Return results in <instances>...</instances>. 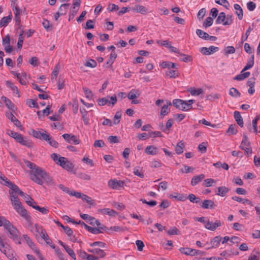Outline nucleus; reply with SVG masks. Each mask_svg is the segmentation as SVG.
Returning <instances> with one entry per match:
<instances>
[{
    "instance_id": "nucleus-1",
    "label": "nucleus",
    "mask_w": 260,
    "mask_h": 260,
    "mask_svg": "<svg viewBox=\"0 0 260 260\" xmlns=\"http://www.w3.org/2000/svg\"><path fill=\"white\" fill-rule=\"evenodd\" d=\"M24 162L26 166L30 169V175L31 179L38 184L42 185L44 183L43 179L44 178L47 172L29 160H25Z\"/></svg>"
},
{
    "instance_id": "nucleus-2",
    "label": "nucleus",
    "mask_w": 260,
    "mask_h": 260,
    "mask_svg": "<svg viewBox=\"0 0 260 260\" xmlns=\"http://www.w3.org/2000/svg\"><path fill=\"white\" fill-rule=\"evenodd\" d=\"M0 226H4L11 235V238L20 244L19 233L17 229L4 217H0Z\"/></svg>"
},
{
    "instance_id": "nucleus-3",
    "label": "nucleus",
    "mask_w": 260,
    "mask_h": 260,
    "mask_svg": "<svg viewBox=\"0 0 260 260\" xmlns=\"http://www.w3.org/2000/svg\"><path fill=\"white\" fill-rule=\"evenodd\" d=\"M51 157L54 161H56L57 165L67 171H72L74 169V166L73 163L69 161L67 158L59 156V155L56 153H53Z\"/></svg>"
},
{
    "instance_id": "nucleus-4",
    "label": "nucleus",
    "mask_w": 260,
    "mask_h": 260,
    "mask_svg": "<svg viewBox=\"0 0 260 260\" xmlns=\"http://www.w3.org/2000/svg\"><path fill=\"white\" fill-rule=\"evenodd\" d=\"M194 100H189L184 101L181 99H174L173 101V105L177 109L183 111H188L192 108V104Z\"/></svg>"
},
{
    "instance_id": "nucleus-5",
    "label": "nucleus",
    "mask_w": 260,
    "mask_h": 260,
    "mask_svg": "<svg viewBox=\"0 0 260 260\" xmlns=\"http://www.w3.org/2000/svg\"><path fill=\"white\" fill-rule=\"evenodd\" d=\"M1 180L4 181L5 184L10 188L9 193L13 192V194H16V193H18L21 196H25V193L22 191L18 186L11 182L5 176L2 175L0 176V181Z\"/></svg>"
},
{
    "instance_id": "nucleus-6",
    "label": "nucleus",
    "mask_w": 260,
    "mask_h": 260,
    "mask_svg": "<svg viewBox=\"0 0 260 260\" xmlns=\"http://www.w3.org/2000/svg\"><path fill=\"white\" fill-rule=\"evenodd\" d=\"M233 22V16L232 15H226L225 13H219L216 20L217 24H222L224 25H229Z\"/></svg>"
},
{
    "instance_id": "nucleus-7",
    "label": "nucleus",
    "mask_w": 260,
    "mask_h": 260,
    "mask_svg": "<svg viewBox=\"0 0 260 260\" xmlns=\"http://www.w3.org/2000/svg\"><path fill=\"white\" fill-rule=\"evenodd\" d=\"M117 102V97L115 94H114L110 98L108 96L99 99L98 100V104L101 106H103L107 105L109 106H114Z\"/></svg>"
},
{
    "instance_id": "nucleus-8",
    "label": "nucleus",
    "mask_w": 260,
    "mask_h": 260,
    "mask_svg": "<svg viewBox=\"0 0 260 260\" xmlns=\"http://www.w3.org/2000/svg\"><path fill=\"white\" fill-rule=\"evenodd\" d=\"M240 147L241 149L245 151L247 155H250L252 154V151L250 146V143L246 136L244 135Z\"/></svg>"
},
{
    "instance_id": "nucleus-9",
    "label": "nucleus",
    "mask_w": 260,
    "mask_h": 260,
    "mask_svg": "<svg viewBox=\"0 0 260 260\" xmlns=\"http://www.w3.org/2000/svg\"><path fill=\"white\" fill-rule=\"evenodd\" d=\"M15 210L21 216H22L27 222L29 225H31V217H30L27 211L22 207V205L18 208H16Z\"/></svg>"
},
{
    "instance_id": "nucleus-10",
    "label": "nucleus",
    "mask_w": 260,
    "mask_h": 260,
    "mask_svg": "<svg viewBox=\"0 0 260 260\" xmlns=\"http://www.w3.org/2000/svg\"><path fill=\"white\" fill-rule=\"evenodd\" d=\"M108 186L113 189L120 190L123 188L124 182L116 179H111L108 182Z\"/></svg>"
},
{
    "instance_id": "nucleus-11",
    "label": "nucleus",
    "mask_w": 260,
    "mask_h": 260,
    "mask_svg": "<svg viewBox=\"0 0 260 260\" xmlns=\"http://www.w3.org/2000/svg\"><path fill=\"white\" fill-rule=\"evenodd\" d=\"M63 139L69 143H74V144L78 145L81 142L79 138L75 135L69 134H64L62 136Z\"/></svg>"
},
{
    "instance_id": "nucleus-12",
    "label": "nucleus",
    "mask_w": 260,
    "mask_h": 260,
    "mask_svg": "<svg viewBox=\"0 0 260 260\" xmlns=\"http://www.w3.org/2000/svg\"><path fill=\"white\" fill-rule=\"evenodd\" d=\"M222 224V223L219 220H216L214 222L208 220L206 225H205V227L209 230L214 231L218 228L221 226Z\"/></svg>"
},
{
    "instance_id": "nucleus-13",
    "label": "nucleus",
    "mask_w": 260,
    "mask_h": 260,
    "mask_svg": "<svg viewBox=\"0 0 260 260\" xmlns=\"http://www.w3.org/2000/svg\"><path fill=\"white\" fill-rule=\"evenodd\" d=\"M219 50V48L214 46H211L209 47H202L200 49V52L204 55H211Z\"/></svg>"
},
{
    "instance_id": "nucleus-14",
    "label": "nucleus",
    "mask_w": 260,
    "mask_h": 260,
    "mask_svg": "<svg viewBox=\"0 0 260 260\" xmlns=\"http://www.w3.org/2000/svg\"><path fill=\"white\" fill-rule=\"evenodd\" d=\"M15 140L20 143L21 144L26 146L28 147H32L33 145L31 141L28 140L26 138L23 137L22 135L20 134H19Z\"/></svg>"
},
{
    "instance_id": "nucleus-15",
    "label": "nucleus",
    "mask_w": 260,
    "mask_h": 260,
    "mask_svg": "<svg viewBox=\"0 0 260 260\" xmlns=\"http://www.w3.org/2000/svg\"><path fill=\"white\" fill-rule=\"evenodd\" d=\"M98 212L102 214L108 215L111 217H115L118 214L116 211L110 208H104L98 210Z\"/></svg>"
},
{
    "instance_id": "nucleus-16",
    "label": "nucleus",
    "mask_w": 260,
    "mask_h": 260,
    "mask_svg": "<svg viewBox=\"0 0 260 260\" xmlns=\"http://www.w3.org/2000/svg\"><path fill=\"white\" fill-rule=\"evenodd\" d=\"M10 260H19L16 257V253L10 246L3 252Z\"/></svg>"
},
{
    "instance_id": "nucleus-17",
    "label": "nucleus",
    "mask_w": 260,
    "mask_h": 260,
    "mask_svg": "<svg viewBox=\"0 0 260 260\" xmlns=\"http://www.w3.org/2000/svg\"><path fill=\"white\" fill-rule=\"evenodd\" d=\"M172 103L170 101H167L166 104L164 105L161 108L160 115L162 117L168 115L170 112V109L169 107L172 105Z\"/></svg>"
},
{
    "instance_id": "nucleus-18",
    "label": "nucleus",
    "mask_w": 260,
    "mask_h": 260,
    "mask_svg": "<svg viewBox=\"0 0 260 260\" xmlns=\"http://www.w3.org/2000/svg\"><path fill=\"white\" fill-rule=\"evenodd\" d=\"M89 252L92 253L94 256L98 257V260L100 258H103L105 256L106 253L103 250L100 248H94L92 249H88Z\"/></svg>"
},
{
    "instance_id": "nucleus-19",
    "label": "nucleus",
    "mask_w": 260,
    "mask_h": 260,
    "mask_svg": "<svg viewBox=\"0 0 260 260\" xmlns=\"http://www.w3.org/2000/svg\"><path fill=\"white\" fill-rule=\"evenodd\" d=\"M10 200L15 209L22 205L16 194H13V192H10Z\"/></svg>"
},
{
    "instance_id": "nucleus-20",
    "label": "nucleus",
    "mask_w": 260,
    "mask_h": 260,
    "mask_svg": "<svg viewBox=\"0 0 260 260\" xmlns=\"http://www.w3.org/2000/svg\"><path fill=\"white\" fill-rule=\"evenodd\" d=\"M179 251L183 254L187 255H195L198 254L196 250L190 248H180Z\"/></svg>"
},
{
    "instance_id": "nucleus-21",
    "label": "nucleus",
    "mask_w": 260,
    "mask_h": 260,
    "mask_svg": "<svg viewBox=\"0 0 260 260\" xmlns=\"http://www.w3.org/2000/svg\"><path fill=\"white\" fill-rule=\"evenodd\" d=\"M44 140L54 148H57L58 146V143L47 133L44 136Z\"/></svg>"
},
{
    "instance_id": "nucleus-22",
    "label": "nucleus",
    "mask_w": 260,
    "mask_h": 260,
    "mask_svg": "<svg viewBox=\"0 0 260 260\" xmlns=\"http://www.w3.org/2000/svg\"><path fill=\"white\" fill-rule=\"evenodd\" d=\"M145 152L148 155H156L158 153V149L157 147L149 145L147 146L145 150Z\"/></svg>"
},
{
    "instance_id": "nucleus-23",
    "label": "nucleus",
    "mask_w": 260,
    "mask_h": 260,
    "mask_svg": "<svg viewBox=\"0 0 260 260\" xmlns=\"http://www.w3.org/2000/svg\"><path fill=\"white\" fill-rule=\"evenodd\" d=\"M132 10L134 12L142 14H146L148 12V10L145 7L140 5H136L135 6L132 8Z\"/></svg>"
},
{
    "instance_id": "nucleus-24",
    "label": "nucleus",
    "mask_w": 260,
    "mask_h": 260,
    "mask_svg": "<svg viewBox=\"0 0 260 260\" xmlns=\"http://www.w3.org/2000/svg\"><path fill=\"white\" fill-rule=\"evenodd\" d=\"M205 178V175L203 174L197 175L192 177L191 180V184L195 186L201 182Z\"/></svg>"
},
{
    "instance_id": "nucleus-25",
    "label": "nucleus",
    "mask_w": 260,
    "mask_h": 260,
    "mask_svg": "<svg viewBox=\"0 0 260 260\" xmlns=\"http://www.w3.org/2000/svg\"><path fill=\"white\" fill-rule=\"evenodd\" d=\"M80 112L82 114V118L85 125H88L89 124V118L88 116V112L84 108H80Z\"/></svg>"
},
{
    "instance_id": "nucleus-26",
    "label": "nucleus",
    "mask_w": 260,
    "mask_h": 260,
    "mask_svg": "<svg viewBox=\"0 0 260 260\" xmlns=\"http://www.w3.org/2000/svg\"><path fill=\"white\" fill-rule=\"evenodd\" d=\"M29 77L25 72L21 73L20 77L18 78L20 83L23 85H26L28 82Z\"/></svg>"
},
{
    "instance_id": "nucleus-27",
    "label": "nucleus",
    "mask_w": 260,
    "mask_h": 260,
    "mask_svg": "<svg viewBox=\"0 0 260 260\" xmlns=\"http://www.w3.org/2000/svg\"><path fill=\"white\" fill-rule=\"evenodd\" d=\"M1 99L2 100L5 102L6 106L8 109H10L12 111H15L16 107L10 100L4 96H2Z\"/></svg>"
},
{
    "instance_id": "nucleus-28",
    "label": "nucleus",
    "mask_w": 260,
    "mask_h": 260,
    "mask_svg": "<svg viewBox=\"0 0 260 260\" xmlns=\"http://www.w3.org/2000/svg\"><path fill=\"white\" fill-rule=\"evenodd\" d=\"M6 85L8 87L11 88V89L13 91V93L17 95L18 98L20 96L19 90L18 87L16 85H15L13 83H12L10 81H7Z\"/></svg>"
},
{
    "instance_id": "nucleus-29",
    "label": "nucleus",
    "mask_w": 260,
    "mask_h": 260,
    "mask_svg": "<svg viewBox=\"0 0 260 260\" xmlns=\"http://www.w3.org/2000/svg\"><path fill=\"white\" fill-rule=\"evenodd\" d=\"M12 19V15L11 13L9 16L2 18L0 20V27H5L7 26L9 22L11 21Z\"/></svg>"
},
{
    "instance_id": "nucleus-30",
    "label": "nucleus",
    "mask_w": 260,
    "mask_h": 260,
    "mask_svg": "<svg viewBox=\"0 0 260 260\" xmlns=\"http://www.w3.org/2000/svg\"><path fill=\"white\" fill-rule=\"evenodd\" d=\"M234 118L237 123L241 127H243L244 122L243 118L241 115L239 111H236L234 113Z\"/></svg>"
},
{
    "instance_id": "nucleus-31",
    "label": "nucleus",
    "mask_w": 260,
    "mask_h": 260,
    "mask_svg": "<svg viewBox=\"0 0 260 260\" xmlns=\"http://www.w3.org/2000/svg\"><path fill=\"white\" fill-rule=\"evenodd\" d=\"M43 181L48 186H54L55 185V181L47 172L45 175L44 178H43Z\"/></svg>"
},
{
    "instance_id": "nucleus-32",
    "label": "nucleus",
    "mask_w": 260,
    "mask_h": 260,
    "mask_svg": "<svg viewBox=\"0 0 260 260\" xmlns=\"http://www.w3.org/2000/svg\"><path fill=\"white\" fill-rule=\"evenodd\" d=\"M171 199H175L178 201H184L187 199V197L183 194L179 193L178 192H174L170 196Z\"/></svg>"
},
{
    "instance_id": "nucleus-33",
    "label": "nucleus",
    "mask_w": 260,
    "mask_h": 260,
    "mask_svg": "<svg viewBox=\"0 0 260 260\" xmlns=\"http://www.w3.org/2000/svg\"><path fill=\"white\" fill-rule=\"evenodd\" d=\"M236 10V14L237 15L239 20H242L243 17V11L241 7L237 4H235L234 6Z\"/></svg>"
},
{
    "instance_id": "nucleus-34",
    "label": "nucleus",
    "mask_w": 260,
    "mask_h": 260,
    "mask_svg": "<svg viewBox=\"0 0 260 260\" xmlns=\"http://www.w3.org/2000/svg\"><path fill=\"white\" fill-rule=\"evenodd\" d=\"M188 91L193 96L199 95L204 93L202 88H196L195 87H190L188 89Z\"/></svg>"
},
{
    "instance_id": "nucleus-35",
    "label": "nucleus",
    "mask_w": 260,
    "mask_h": 260,
    "mask_svg": "<svg viewBox=\"0 0 260 260\" xmlns=\"http://www.w3.org/2000/svg\"><path fill=\"white\" fill-rule=\"evenodd\" d=\"M63 230L64 233L70 237V240L72 241H75V237L73 235V231L68 226H65Z\"/></svg>"
},
{
    "instance_id": "nucleus-36",
    "label": "nucleus",
    "mask_w": 260,
    "mask_h": 260,
    "mask_svg": "<svg viewBox=\"0 0 260 260\" xmlns=\"http://www.w3.org/2000/svg\"><path fill=\"white\" fill-rule=\"evenodd\" d=\"M166 74L171 78H176L179 76L178 71L176 70L168 69Z\"/></svg>"
},
{
    "instance_id": "nucleus-37",
    "label": "nucleus",
    "mask_w": 260,
    "mask_h": 260,
    "mask_svg": "<svg viewBox=\"0 0 260 260\" xmlns=\"http://www.w3.org/2000/svg\"><path fill=\"white\" fill-rule=\"evenodd\" d=\"M214 207V202L210 200H205L203 201L202 207L204 209L213 208Z\"/></svg>"
},
{
    "instance_id": "nucleus-38",
    "label": "nucleus",
    "mask_w": 260,
    "mask_h": 260,
    "mask_svg": "<svg viewBox=\"0 0 260 260\" xmlns=\"http://www.w3.org/2000/svg\"><path fill=\"white\" fill-rule=\"evenodd\" d=\"M140 95L139 91L137 89L131 90L128 94V98L129 100H135L138 98Z\"/></svg>"
},
{
    "instance_id": "nucleus-39",
    "label": "nucleus",
    "mask_w": 260,
    "mask_h": 260,
    "mask_svg": "<svg viewBox=\"0 0 260 260\" xmlns=\"http://www.w3.org/2000/svg\"><path fill=\"white\" fill-rule=\"evenodd\" d=\"M70 6L69 4H63L60 5L58 12L62 16L66 14L68 9Z\"/></svg>"
},
{
    "instance_id": "nucleus-40",
    "label": "nucleus",
    "mask_w": 260,
    "mask_h": 260,
    "mask_svg": "<svg viewBox=\"0 0 260 260\" xmlns=\"http://www.w3.org/2000/svg\"><path fill=\"white\" fill-rule=\"evenodd\" d=\"M250 74V73L249 72H244L243 73L241 72L240 74H239L235 77L234 79L238 81H242L245 78H248Z\"/></svg>"
},
{
    "instance_id": "nucleus-41",
    "label": "nucleus",
    "mask_w": 260,
    "mask_h": 260,
    "mask_svg": "<svg viewBox=\"0 0 260 260\" xmlns=\"http://www.w3.org/2000/svg\"><path fill=\"white\" fill-rule=\"evenodd\" d=\"M254 54H252L251 55V59L248 61L247 63L245 66L244 69L242 70V73L245 72V71L249 70L251 69L254 65Z\"/></svg>"
},
{
    "instance_id": "nucleus-42",
    "label": "nucleus",
    "mask_w": 260,
    "mask_h": 260,
    "mask_svg": "<svg viewBox=\"0 0 260 260\" xmlns=\"http://www.w3.org/2000/svg\"><path fill=\"white\" fill-rule=\"evenodd\" d=\"M229 189L225 186H221L218 188V192L216 194L221 197H224L229 192Z\"/></svg>"
},
{
    "instance_id": "nucleus-43",
    "label": "nucleus",
    "mask_w": 260,
    "mask_h": 260,
    "mask_svg": "<svg viewBox=\"0 0 260 260\" xmlns=\"http://www.w3.org/2000/svg\"><path fill=\"white\" fill-rule=\"evenodd\" d=\"M133 173L135 175L141 178H143L144 177V175L143 172V169L140 167H135V168L134 169Z\"/></svg>"
},
{
    "instance_id": "nucleus-44",
    "label": "nucleus",
    "mask_w": 260,
    "mask_h": 260,
    "mask_svg": "<svg viewBox=\"0 0 260 260\" xmlns=\"http://www.w3.org/2000/svg\"><path fill=\"white\" fill-rule=\"evenodd\" d=\"M260 119V115L258 114L256 116L255 118L252 120V128L253 132L255 134L258 133L257 129V122Z\"/></svg>"
},
{
    "instance_id": "nucleus-45",
    "label": "nucleus",
    "mask_w": 260,
    "mask_h": 260,
    "mask_svg": "<svg viewBox=\"0 0 260 260\" xmlns=\"http://www.w3.org/2000/svg\"><path fill=\"white\" fill-rule=\"evenodd\" d=\"M184 147V143L182 141L178 142L175 148L176 153L178 154L182 153L183 152Z\"/></svg>"
},
{
    "instance_id": "nucleus-46",
    "label": "nucleus",
    "mask_w": 260,
    "mask_h": 260,
    "mask_svg": "<svg viewBox=\"0 0 260 260\" xmlns=\"http://www.w3.org/2000/svg\"><path fill=\"white\" fill-rule=\"evenodd\" d=\"M81 223L84 225L85 227L88 231L90 232L93 234H97L101 233V231L100 229L92 228L91 226H88L83 221H81Z\"/></svg>"
},
{
    "instance_id": "nucleus-47",
    "label": "nucleus",
    "mask_w": 260,
    "mask_h": 260,
    "mask_svg": "<svg viewBox=\"0 0 260 260\" xmlns=\"http://www.w3.org/2000/svg\"><path fill=\"white\" fill-rule=\"evenodd\" d=\"M197 35L201 38L208 40L209 34L201 29H198L196 31Z\"/></svg>"
},
{
    "instance_id": "nucleus-48",
    "label": "nucleus",
    "mask_w": 260,
    "mask_h": 260,
    "mask_svg": "<svg viewBox=\"0 0 260 260\" xmlns=\"http://www.w3.org/2000/svg\"><path fill=\"white\" fill-rule=\"evenodd\" d=\"M216 183V181L211 178L206 179L204 181L203 185L205 187H210Z\"/></svg>"
},
{
    "instance_id": "nucleus-49",
    "label": "nucleus",
    "mask_w": 260,
    "mask_h": 260,
    "mask_svg": "<svg viewBox=\"0 0 260 260\" xmlns=\"http://www.w3.org/2000/svg\"><path fill=\"white\" fill-rule=\"evenodd\" d=\"M236 50L234 47L229 46L225 48L224 49V54L228 56L229 54H233L235 52Z\"/></svg>"
},
{
    "instance_id": "nucleus-50",
    "label": "nucleus",
    "mask_w": 260,
    "mask_h": 260,
    "mask_svg": "<svg viewBox=\"0 0 260 260\" xmlns=\"http://www.w3.org/2000/svg\"><path fill=\"white\" fill-rule=\"evenodd\" d=\"M187 199L189 200V201L193 203H199L201 202V199L200 198L197 197L194 194L190 193L188 195Z\"/></svg>"
},
{
    "instance_id": "nucleus-51",
    "label": "nucleus",
    "mask_w": 260,
    "mask_h": 260,
    "mask_svg": "<svg viewBox=\"0 0 260 260\" xmlns=\"http://www.w3.org/2000/svg\"><path fill=\"white\" fill-rule=\"evenodd\" d=\"M216 4L222 6L225 8L228 9L230 5L227 0H215Z\"/></svg>"
},
{
    "instance_id": "nucleus-52",
    "label": "nucleus",
    "mask_w": 260,
    "mask_h": 260,
    "mask_svg": "<svg viewBox=\"0 0 260 260\" xmlns=\"http://www.w3.org/2000/svg\"><path fill=\"white\" fill-rule=\"evenodd\" d=\"M229 94L233 97H239L241 95L239 91L235 88L232 87L230 89Z\"/></svg>"
},
{
    "instance_id": "nucleus-53",
    "label": "nucleus",
    "mask_w": 260,
    "mask_h": 260,
    "mask_svg": "<svg viewBox=\"0 0 260 260\" xmlns=\"http://www.w3.org/2000/svg\"><path fill=\"white\" fill-rule=\"evenodd\" d=\"M42 24L44 28L47 31L51 30L53 28L52 25L50 24V22L48 20H44L42 22Z\"/></svg>"
},
{
    "instance_id": "nucleus-54",
    "label": "nucleus",
    "mask_w": 260,
    "mask_h": 260,
    "mask_svg": "<svg viewBox=\"0 0 260 260\" xmlns=\"http://www.w3.org/2000/svg\"><path fill=\"white\" fill-rule=\"evenodd\" d=\"M213 20L211 17H207L203 23V26L205 28L211 26L213 24Z\"/></svg>"
},
{
    "instance_id": "nucleus-55",
    "label": "nucleus",
    "mask_w": 260,
    "mask_h": 260,
    "mask_svg": "<svg viewBox=\"0 0 260 260\" xmlns=\"http://www.w3.org/2000/svg\"><path fill=\"white\" fill-rule=\"evenodd\" d=\"M10 245L4 242L3 239L0 237V251L3 252Z\"/></svg>"
},
{
    "instance_id": "nucleus-56",
    "label": "nucleus",
    "mask_w": 260,
    "mask_h": 260,
    "mask_svg": "<svg viewBox=\"0 0 260 260\" xmlns=\"http://www.w3.org/2000/svg\"><path fill=\"white\" fill-rule=\"evenodd\" d=\"M121 112L120 111H117L114 117V124H118L120 121V118L121 117Z\"/></svg>"
},
{
    "instance_id": "nucleus-57",
    "label": "nucleus",
    "mask_w": 260,
    "mask_h": 260,
    "mask_svg": "<svg viewBox=\"0 0 260 260\" xmlns=\"http://www.w3.org/2000/svg\"><path fill=\"white\" fill-rule=\"evenodd\" d=\"M45 134H47V133H43L41 132L32 130V135L36 138L44 139V136Z\"/></svg>"
},
{
    "instance_id": "nucleus-58",
    "label": "nucleus",
    "mask_w": 260,
    "mask_h": 260,
    "mask_svg": "<svg viewBox=\"0 0 260 260\" xmlns=\"http://www.w3.org/2000/svg\"><path fill=\"white\" fill-rule=\"evenodd\" d=\"M112 205L119 210H122L125 208V206L123 204L116 202H113Z\"/></svg>"
},
{
    "instance_id": "nucleus-59",
    "label": "nucleus",
    "mask_w": 260,
    "mask_h": 260,
    "mask_svg": "<svg viewBox=\"0 0 260 260\" xmlns=\"http://www.w3.org/2000/svg\"><path fill=\"white\" fill-rule=\"evenodd\" d=\"M83 90L87 98L91 99L92 98V93L90 89H89L87 87H83Z\"/></svg>"
},
{
    "instance_id": "nucleus-60",
    "label": "nucleus",
    "mask_w": 260,
    "mask_h": 260,
    "mask_svg": "<svg viewBox=\"0 0 260 260\" xmlns=\"http://www.w3.org/2000/svg\"><path fill=\"white\" fill-rule=\"evenodd\" d=\"M66 251H67V252L74 259H76V254L74 251V250L71 249L69 246H67V247H65V249Z\"/></svg>"
},
{
    "instance_id": "nucleus-61",
    "label": "nucleus",
    "mask_w": 260,
    "mask_h": 260,
    "mask_svg": "<svg viewBox=\"0 0 260 260\" xmlns=\"http://www.w3.org/2000/svg\"><path fill=\"white\" fill-rule=\"evenodd\" d=\"M34 208L39 211L43 214H47L49 212V210L45 208V207H40L38 205H36V206H34Z\"/></svg>"
},
{
    "instance_id": "nucleus-62",
    "label": "nucleus",
    "mask_w": 260,
    "mask_h": 260,
    "mask_svg": "<svg viewBox=\"0 0 260 260\" xmlns=\"http://www.w3.org/2000/svg\"><path fill=\"white\" fill-rule=\"evenodd\" d=\"M41 238L44 239L47 244H52V240L48 236L46 232L41 236Z\"/></svg>"
},
{
    "instance_id": "nucleus-63",
    "label": "nucleus",
    "mask_w": 260,
    "mask_h": 260,
    "mask_svg": "<svg viewBox=\"0 0 260 260\" xmlns=\"http://www.w3.org/2000/svg\"><path fill=\"white\" fill-rule=\"evenodd\" d=\"M198 149L202 153H204L207 151V143L203 142L198 146Z\"/></svg>"
},
{
    "instance_id": "nucleus-64",
    "label": "nucleus",
    "mask_w": 260,
    "mask_h": 260,
    "mask_svg": "<svg viewBox=\"0 0 260 260\" xmlns=\"http://www.w3.org/2000/svg\"><path fill=\"white\" fill-rule=\"evenodd\" d=\"M85 65L86 67L94 68L97 66V63L94 60L90 59L87 61Z\"/></svg>"
}]
</instances>
